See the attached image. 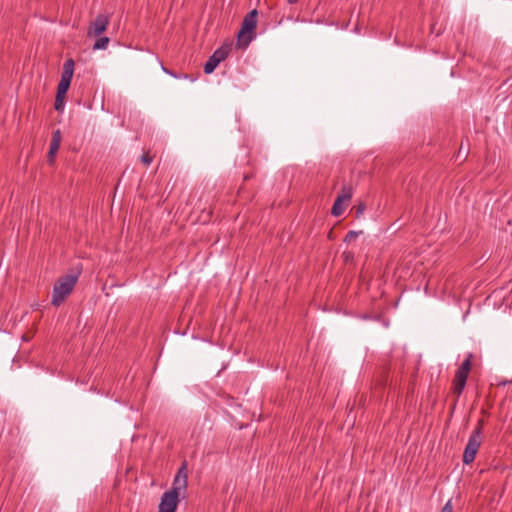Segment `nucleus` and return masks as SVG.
Wrapping results in <instances>:
<instances>
[{
	"label": "nucleus",
	"instance_id": "nucleus-1",
	"mask_svg": "<svg viewBox=\"0 0 512 512\" xmlns=\"http://www.w3.org/2000/svg\"><path fill=\"white\" fill-rule=\"evenodd\" d=\"M81 271L78 270L75 273L66 274L59 277L53 287L51 304L55 307H59L66 298L72 293L75 285L77 284L78 278Z\"/></svg>",
	"mask_w": 512,
	"mask_h": 512
},
{
	"label": "nucleus",
	"instance_id": "nucleus-2",
	"mask_svg": "<svg viewBox=\"0 0 512 512\" xmlns=\"http://www.w3.org/2000/svg\"><path fill=\"white\" fill-rule=\"evenodd\" d=\"M257 22L258 11L256 9L251 10L245 15L241 28L237 33V46L239 48H246L256 37Z\"/></svg>",
	"mask_w": 512,
	"mask_h": 512
},
{
	"label": "nucleus",
	"instance_id": "nucleus-3",
	"mask_svg": "<svg viewBox=\"0 0 512 512\" xmlns=\"http://www.w3.org/2000/svg\"><path fill=\"white\" fill-rule=\"evenodd\" d=\"M485 426L484 419H479L473 432L471 433L468 443L465 447L462 461L464 464H471L477 455L482 443V434Z\"/></svg>",
	"mask_w": 512,
	"mask_h": 512
},
{
	"label": "nucleus",
	"instance_id": "nucleus-4",
	"mask_svg": "<svg viewBox=\"0 0 512 512\" xmlns=\"http://www.w3.org/2000/svg\"><path fill=\"white\" fill-rule=\"evenodd\" d=\"M179 502L180 492L176 491V488H171L163 493L158 512H176Z\"/></svg>",
	"mask_w": 512,
	"mask_h": 512
},
{
	"label": "nucleus",
	"instance_id": "nucleus-5",
	"mask_svg": "<svg viewBox=\"0 0 512 512\" xmlns=\"http://www.w3.org/2000/svg\"><path fill=\"white\" fill-rule=\"evenodd\" d=\"M231 51L230 45H222L216 49L204 65V73L211 74L224 61Z\"/></svg>",
	"mask_w": 512,
	"mask_h": 512
},
{
	"label": "nucleus",
	"instance_id": "nucleus-6",
	"mask_svg": "<svg viewBox=\"0 0 512 512\" xmlns=\"http://www.w3.org/2000/svg\"><path fill=\"white\" fill-rule=\"evenodd\" d=\"M353 196V187L350 185H344L341 189L340 194L336 197L333 206L331 208V214L335 217H339L345 210V201H350Z\"/></svg>",
	"mask_w": 512,
	"mask_h": 512
},
{
	"label": "nucleus",
	"instance_id": "nucleus-7",
	"mask_svg": "<svg viewBox=\"0 0 512 512\" xmlns=\"http://www.w3.org/2000/svg\"><path fill=\"white\" fill-rule=\"evenodd\" d=\"M109 16L108 15H105V14H98L96 16V18L94 19V21L91 22L89 28H88V31H87V35L88 36H93V37H98L100 36L101 34H103L108 25H109Z\"/></svg>",
	"mask_w": 512,
	"mask_h": 512
},
{
	"label": "nucleus",
	"instance_id": "nucleus-8",
	"mask_svg": "<svg viewBox=\"0 0 512 512\" xmlns=\"http://www.w3.org/2000/svg\"><path fill=\"white\" fill-rule=\"evenodd\" d=\"M188 474H187V462L184 461L181 466L179 467L176 475H175V478H174V481H173V485H172V488H176V491H185L186 488H187V484H188Z\"/></svg>",
	"mask_w": 512,
	"mask_h": 512
},
{
	"label": "nucleus",
	"instance_id": "nucleus-9",
	"mask_svg": "<svg viewBox=\"0 0 512 512\" xmlns=\"http://www.w3.org/2000/svg\"><path fill=\"white\" fill-rule=\"evenodd\" d=\"M71 81H72V78L61 76L60 82L58 83V86H57L56 94L66 96V94L69 90V87L71 85Z\"/></svg>",
	"mask_w": 512,
	"mask_h": 512
},
{
	"label": "nucleus",
	"instance_id": "nucleus-10",
	"mask_svg": "<svg viewBox=\"0 0 512 512\" xmlns=\"http://www.w3.org/2000/svg\"><path fill=\"white\" fill-rule=\"evenodd\" d=\"M61 140H62L61 131L59 129H57L52 134V139L50 142L49 150L58 152V150L60 148Z\"/></svg>",
	"mask_w": 512,
	"mask_h": 512
},
{
	"label": "nucleus",
	"instance_id": "nucleus-11",
	"mask_svg": "<svg viewBox=\"0 0 512 512\" xmlns=\"http://www.w3.org/2000/svg\"><path fill=\"white\" fill-rule=\"evenodd\" d=\"M74 66V60L72 58L67 59L63 64V71L61 76L73 78Z\"/></svg>",
	"mask_w": 512,
	"mask_h": 512
},
{
	"label": "nucleus",
	"instance_id": "nucleus-12",
	"mask_svg": "<svg viewBox=\"0 0 512 512\" xmlns=\"http://www.w3.org/2000/svg\"><path fill=\"white\" fill-rule=\"evenodd\" d=\"M466 382H467V380L454 377L452 389H453V393L456 394L457 397H459L462 394V392L466 386Z\"/></svg>",
	"mask_w": 512,
	"mask_h": 512
},
{
	"label": "nucleus",
	"instance_id": "nucleus-13",
	"mask_svg": "<svg viewBox=\"0 0 512 512\" xmlns=\"http://www.w3.org/2000/svg\"><path fill=\"white\" fill-rule=\"evenodd\" d=\"M109 41H110L109 38L106 36L100 37L95 41V43L93 45V49L94 50L106 49Z\"/></svg>",
	"mask_w": 512,
	"mask_h": 512
},
{
	"label": "nucleus",
	"instance_id": "nucleus-14",
	"mask_svg": "<svg viewBox=\"0 0 512 512\" xmlns=\"http://www.w3.org/2000/svg\"><path fill=\"white\" fill-rule=\"evenodd\" d=\"M66 96L56 94L54 108L56 111L61 112L64 109V102Z\"/></svg>",
	"mask_w": 512,
	"mask_h": 512
},
{
	"label": "nucleus",
	"instance_id": "nucleus-15",
	"mask_svg": "<svg viewBox=\"0 0 512 512\" xmlns=\"http://www.w3.org/2000/svg\"><path fill=\"white\" fill-rule=\"evenodd\" d=\"M355 217L360 218L366 210V204L363 201H359L354 207Z\"/></svg>",
	"mask_w": 512,
	"mask_h": 512
},
{
	"label": "nucleus",
	"instance_id": "nucleus-16",
	"mask_svg": "<svg viewBox=\"0 0 512 512\" xmlns=\"http://www.w3.org/2000/svg\"><path fill=\"white\" fill-rule=\"evenodd\" d=\"M362 233L363 231H349L344 237V242L351 243Z\"/></svg>",
	"mask_w": 512,
	"mask_h": 512
},
{
	"label": "nucleus",
	"instance_id": "nucleus-17",
	"mask_svg": "<svg viewBox=\"0 0 512 512\" xmlns=\"http://www.w3.org/2000/svg\"><path fill=\"white\" fill-rule=\"evenodd\" d=\"M470 358H471V355H469V356H468V358H466V359L462 362V364L460 365V368H461L462 370H465V371H466V372H468V373L470 372V370H471V365H472V364H471V360H470Z\"/></svg>",
	"mask_w": 512,
	"mask_h": 512
},
{
	"label": "nucleus",
	"instance_id": "nucleus-18",
	"mask_svg": "<svg viewBox=\"0 0 512 512\" xmlns=\"http://www.w3.org/2000/svg\"><path fill=\"white\" fill-rule=\"evenodd\" d=\"M342 257L345 263H349L354 260V253L351 251H344Z\"/></svg>",
	"mask_w": 512,
	"mask_h": 512
},
{
	"label": "nucleus",
	"instance_id": "nucleus-19",
	"mask_svg": "<svg viewBox=\"0 0 512 512\" xmlns=\"http://www.w3.org/2000/svg\"><path fill=\"white\" fill-rule=\"evenodd\" d=\"M56 154H57V151H52V150L48 151L47 162H48L49 165H53L54 164Z\"/></svg>",
	"mask_w": 512,
	"mask_h": 512
},
{
	"label": "nucleus",
	"instance_id": "nucleus-20",
	"mask_svg": "<svg viewBox=\"0 0 512 512\" xmlns=\"http://www.w3.org/2000/svg\"><path fill=\"white\" fill-rule=\"evenodd\" d=\"M468 372H466L465 370H462L460 367L457 369L456 371V374H455V377L457 378H461V379H464V380H467L468 378Z\"/></svg>",
	"mask_w": 512,
	"mask_h": 512
},
{
	"label": "nucleus",
	"instance_id": "nucleus-21",
	"mask_svg": "<svg viewBox=\"0 0 512 512\" xmlns=\"http://www.w3.org/2000/svg\"><path fill=\"white\" fill-rule=\"evenodd\" d=\"M141 160L142 162L145 164V165H149L151 164L152 162V157L149 155V153H144L141 157Z\"/></svg>",
	"mask_w": 512,
	"mask_h": 512
},
{
	"label": "nucleus",
	"instance_id": "nucleus-22",
	"mask_svg": "<svg viewBox=\"0 0 512 512\" xmlns=\"http://www.w3.org/2000/svg\"><path fill=\"white\" fill-rule=\"evenodd\" d=\"M441 512H453V506L451 500L447 501V503L442 508Z\"/></svg>",
	"mask_w": 512,
	"mask_h": 512
},
{
	"label": "nucleus",
	"instance_id": "nucleus-23",
	"mask_svg": "<svg viewBox=\"0 0 512 512\" xmlns=\"http://www.w3.org/2000/svg\"><path fill=\"white\" fill-rule=\"evenodd\" d=\"M387 378H388V374H387V372L384 371L378 384L381 387H384L386 385Z\"/></svg>",
	"mask_w": 512,
	"mask_h": 512
},
{
	"label": "nucleus",
	"instance_id": "nucleus-24",
	"mask_svg": "<svg viewBox=\"0 0 512 512\" xmlns=\"http://www.w3.org/2000/svg\"><path fill=\"white\" fill-rule=\"evenodd\" d=\"M508 384H512V378L510 380L504 379L497 383V386H506Z\"/></svg>",
	"mask_w": 512,
	"mask_h": 512
},
{
	"label": "nucleus",
	"instance_id": "nucleus-25",
	"mask_svg": "<svg viewBox=\"0 0 512 512\" xmlns=\"http://www.w3.org/2000/svg\"><path fill=\"white\" fill-rule=\"evenodd\" d=\"M299 0H287L289 4H296Z\"/></svg>",
	"mask_w": 512,
	"mask_h": 512
}]
</instances>
